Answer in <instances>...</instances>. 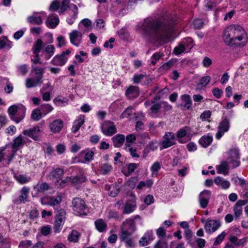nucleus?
Segmentation results:
<instances>
[{
  "instance_id": "obj_1",
  "label": "nucleus",
  "mask_w": 248,
  "mask_h": 248,
  "mask_svg": "<svg viewBox=\"0 0 248 248\" xmlns=\"http://www.w3.org/2000/svg\"><path fill=\"white\" fill-rule=\"evenodd\" d=\"M158 19L145 20L142 25L144 33L159 40L169 39L171 35L173 27L170 23H167Z\"/></svg>"
},
{
  "instance_id": "obj_2",
  "label": "nucleus",
  "mask_w": 248,
  "mask_h": 248,
  "mask_svg": "<svg viewBox=\"0 0 248 248\" xmlns=\"http://www.w3.org/2000/svg\"><path fill=\"white\" fill-rule=\"evenodd\" d=\"M225 43L230 46L242 47L247 43L248 34L241 26L232 25L227 27L224 31Z\"/></svg>"
},
{
  "instance_id": "obj_3",
  "label": "nucleus",
  "mask_w": 248,
  "mask_h": 248,
  "mask_svg": "<svg viewBox=\"0 0 248 248\" xmlns=\"http://www.w3.org/2000/svg\"><path fill=\"white\" fill-rule=\"evenodd\" d=\"M75 214L77 216L86 215L87 206L85 201L81 198L76 197L72 200L71 205Z\"/></svg>"
},
{
  "instance_id": "obj_4",
  "label": "nucleus",
  "mask_w": 248,
  "mask_h": 248,
  "mask_svg": "<svg viewBox=\"0 0 248 248\" xmlns=\"http://www.w3.org/2000/svg\"><path fill=\"white\" fill-rule=\"evenodd\" d=\"M101 131L107 136H111L117 132L116 126L110 121H106L102 123L101 125Z\"/></svg>"
},
{
  "instance_id": "obj_5",
  "label": "nucleus",
  "mask_w": 248,
  "mask_h": 248,
  "mask_svg": "<svg viewBox=\"0 0 248 248\" xmlns=\"http://www.w3.org/2000/svg\"><path fill=\"white\" fill-rule=\"evenodd\" d=\"M175 144L176 140L174 133L171 132H165L163 136L160 149L162 150L169 148Z\"/></svg>"
},
{
  "instance_id": "obj_6",
  "label": "nucleus",
  "mask_w": 248,
  "mask_h": 248,
  "mask_svg": "<svg viewBox=\"0 0 248 248\" xmlns=\"http://www.w3.org/2000/svg\"><path fill=\"white\" fill-rule=\"evenodd\" d=\"M71 51L67 49L62 51L61 54L56 55L51 61L50 63L52 65L62 66L66 62L68 58L66 57L70 54Z\"/></svg>"
},
{
  "instance_id": "obj_7",
  "label": "nucleus",
  "mask_w": 248,
  "mask_h": 248,
  "mask_svg": "<svg viewBox=\"0 0 248 248\" xmlns=\"http://www.w3.org/2000/svg\"><path fill=\"white\" fill-rule=\"evenodd\" d=\"M229 128L230 120L227 117L223 118L218 126V131L216 135V138L219 140L229 130Z\"/></svg>"
},
{
  "instance_id": "obj_8",
  "label": "nucleus",
  "mask_w": 248,
  "mask_h": 248,
  "mask_svg": "<svg viewBox=\"0 0 248 248\" xmlns=\"http://www.w3.org/2000/svg\"><path fill=\"white\" fill-rule=\"evenodd\" d=\"M229 163L232 165L233 168L238 167L240 164V162L239 160L240 155L238 150L236 149H232L230 150L229 153Z\"/></svg>"
},
{
  "instance_id": "obj_9",
  "label": "nucleus",
  "mask_w": 248,
  "mask_h": 248,
  "mask_svg": "<svg viewBox=\"0 0 248 248\" xmlns=\"http://www.w3.org/2000/svg\"><path fill=\"white\" fill-rule=\"evenodd\" d=\"M221 226L219 221L209 219L205 223L204 229L207 233H211L216 232Z\"/></svg>"
},
{
  "instance_id": "obj_10",
  "label": "nucleus",
  "mask_w": 248,
  "mask_h": 248,
  "mask_svg": "<svg viewBox=\"0 0 248 248\" xmlns=\"http://www.w3.org/2000/svg\"><path fill=\"white\" fill-rule=\"evenodd\" d=\"M82 33L78 31L74 30L69 33L70 43L74 46H78L81 43Z\"/></svg>"
},
{
  "instance_id": "obj_11",
  "label": "nucleus",
  "mask_w": 248,
  "mask_h": 248,
  "mask_svg": "<svg viewBox=\"0 0 248 248\" xmlns=\"http://www.w3.org/2000/svg\"><path fill=\"white\" fill-rule=\"evenodd\" d=\"M211 192L209 190H204L199 194V201L200 206L205 208L207 206L210 198Z\"/></svg>"
},
{
  "instance_id": "obj_12",
  "label": "nucleus",
  "mask_w": 248,
  "mask_h": 248,
  "mask_svg": "<svg viewBox=\"0 0 248 248\" xmlns=\"http://www.w3.org/2000/svg\"><path fill=\"white\" fill-rule=\"evenodd\" d=\"M20 195L18 199H15L14 202L16 204L20 203H25L28 201V198L30 193V188L27 186H24L20 191Z\"/></svg>"
},
{
  "instance_id": "obj_13",
  "label": "nucleus",
  "mask_w": 248,
  "mask_h": 248,
  "mask_svg": "<svg viewBox=\"0 0 248 248\" xmlns=\"http://www.w3.org/2000/svg\"><path fill=\"white\" fill-rule=\"evenodd\" d=\"M40 131L41 130L39 127L36 126L33 128L24 130L23 134L36 140H38L39 133Z\"/></svg>"
},
{
  "instance_id": "obj_14",
  "label": "nucleus",
  "mask_w": 248,
  "mask_h": 248,
  "mask_svg": "<svg viewBox=\"0 0 248 248\" xmlns=\"http://www.w3.org/2000/svg\"><path fill=\"white\" fill-rule=\"evenodd\" d=\"M38 14H44L43 12L40 13L33 12L31 16H30L27 18V21L32 25H40L43 23V20L41 16H37Z\"/></svg>"
},
{
  "instance_id": "obj_15",
  "label": "nucleus",
  "mask_w": 248,
  "mask_h": 248,
  "mask_svg": "<svg viewBox=\"0 0 248 248\" xmlns=\"http://www.w3.org/2000/svg\"><path fill=\"white\" fill-rule=\"evenodd\" d=\"M63 126V122L60 119H57L50 124L49 127L51 132L54 133H59Z\"/></svg>"
},
{
  "instance_id": "obj_16",
  "label": "nucleus",
  "mask_w": 248,
  "mask_h": 248,
  "mask_svg": "<svg viewBox=\"0 0 248 248\" xmlns=\"http://www.w3.org/2000/svg\"><path fill=\"white\" fill-rule=\"evenodd\" d=\"M136 208V201L134 200H127L124 207V214H130L133 212Z\"/></svg>"
},
{
  "instance_id": "obj_17",
  "label": "nucleus",
  "mask_w": 248,
  "mask_h": 248,
  "mask_svg": "<svg viewBox=\"0 0 248 248\" xmlns=\"http://www.w3.org/2000/svg\"><path fill=\"white\" fill-rule=\"evenodd\" d=\"M126 96L130 99L137 97L139 95V89L137 86H131L126 91Z\"/></svg>"
},
{
  "instance_id": "obj_18",
  "label": "nucleus",
  "mask_w": 248,
  "mask_h": 248,
  "mask_svg": "<svg viewBox=\"0 0 248 248\" xmlns=\"http://www.w3.org/2000/svg\"><path fill=\"white\" fill-rule=\"evenodd\" d=\"M139 165L134 163L126 164V167L123 169L122 172L126 177L129 176L136 169L138 168Z\"/></svg>"
},
{
  "instance_id": "obj_19",
  "label": "nucleus",
  "mask_w": 248,
  "mask_h": 248,
  "mask_svg": "<svg viewBox=\"0 0 248 248\" xmlns=\"http://www.w3.org/2000/svg\"><path fill=\"white\" fill-rule=\"evenodd\" d=\"M84 122L85 116L83 115H80L73 123L72 128V133H76L77 132Z\"/></svg>"
},
{
  "instance_id": "obj_20",
  "label": "nucleus",
  "mask_w": 248,
  "mask_h": 248,
  "mask_svg": "<svg viewBox=\"0 0 248 248\" xmlns=\"http://www.w3.org/2000/svg\"><path fill=\"white\" fill-rule=\"evenodd\" d=\"M113 144L115 147H120L123 145L125 140V136L123 134H118L111 138Z\"/></svg>"
},
{
  "instance_id": "obj_21",
  "label": "nucleus",
  "mask_w": 248,
  "mask_h": 248,
  "mask_svg": "<svg viewBox=\"0 0 248 248\" xmlns=\"http://www.w3.org/2000/svg\"><path fill=\"white\" fill-rule=\"evenodd\" d=\"M214 182L217 186H220L224 189H228L231 185L229 181L225 180L220 176L216 177L214 180Z\"/></svg>"
},
{
  "instance_id": "obj_22",
  "label": "nucleus",
  "mask_w": 248,
  "mask_h": 248,
  "mask_svg": "<svg viewBox=\"0 0 248 248\" xmlns=\"http://www.w3.org/2000/svg\"><path fill=\"white\" fill-rule=\"evenodd\" d=\"M43 82V80H40L35 77V78H28L26 80V86L28 88L40 86Z\"/></svg>"
},
{
  "instance_id": "obj_23",
  "label": "nucleus",
  "mask_w": 248,
  "mask_h": 248,
  "mask_svg": "<svg viewBox=\"0 0 248 248\" xmlns=\"http://www.w3.org/2000/svg\"><path fill=\"white\" fill-rule=\"evenodd\" d=\"M94 225L95 228L100 232H104L107 230V224L106 221L102 218H99L96 220L94 222Z\"/></svg>"
},
{
  "instance_id": "obj_24",
  "label": "nucleus",
  "mask_w": 248,
  "mask_h": 248,
  "mask_svg": "<svg viewBox=\"0 0 248 248\" xmlns=\"http://www.w3.org/2000/svg\"><path fill=\"white\" fill-rule=\"evenodd\" d=\"M121 228H125L126 230L134 232L136 230V224L133 219H126L123 224Z\"/></svg>"
},
{
  "instance_id": "obj_25",
  "label": "nucleus",
  "mask_w": 248,
  "mask_h": 248,
  "mask_svg": "<svg viewBox=\"0 0 248 248\" xmlns=\"http://www.w3.org/2000/svg\"><path fill=\"white\" fill-rule=\"evenodd\" d=\"M24 143L23 141V137L21 135H19L18 137L16 138L12 144V152L16 153L18 150L19 148L22 146Z\"/></svg>"
},
{
  "instance_id": "obj_26",
  "label": "nucleus",
  "mask_w": 248,
  "mask_h": 248,
  "mask_svg": "<svg viewBox=\"0 0 248 248\" xmlns=\"http://www.w3.org/2000/svg\"><path fill=\"white\" fill-rule=\"evenodd\" d=\"M25 112L26 108L24 106H21L19 107L18 110L13 121H14L16 123H19L24 119L25 115Z\"/></svg>"
},
{
  "instance_id": "obj_27",
  "label": "nucleus",
  "mask_w": 248,
  "mask_h": 248,
  "mask_svg": "<svg viewBox=\"0 0 248 248\" xmlns=\"http://www.w3.org/2000/svg\"><path fill=\"white\" fill-rule=\"evenodd\" d=\"M59 23V19L57 16L51 17L49 16L46 21V24L47 27L55 28Z\"/></svg>"
},
{
  "instance_id": "obj_28",
  "label": "nucleus",
  "mask_w": 248,
  "mask_h": 248,
  "mask_svg": "<svg viewBox=\"0 0 248 248\" xmlns=\"http://www.w3.org/2000/svg\"><path fill=\"white\" fill-rule=\"evenodd\" d=\"M228 161H224L217 167V172L218 173H222L226 175L228 173L229 169L228 166Z\"/></svg>"
},
{
  "instance_id": "obj_29",
  "label": "nucleus",
  "mask_w": 248,
  "mask_h": 248,
  "mask_svg": "<svg viewBox=\"0 0 248 248\" xmlns=\"http://www.w3.org/2000/svg\"><path fill=\"white\" fill-rule=\"evenodd\" d=\"M64 173V170L60 168H54L49 174V177L51 179L58 178L62 175Z\"/></svg>"
},
{
  "instance_id": "obj_30",
  "label": "nucleus",
  "mask_w": 248,
  "mask_h": 248,
  "mask_svg": "<svg viewBox=\"0 0 248 248\" xmlns=\"http://www.w3.org/2000/svg\"><path fill=\"white\" fill-rule=\"evenodd\" d=\"M45 44L41 39H38L32 48L33 52L39 53L45 47Z\"/></svg>"
},
{
  "instance_id": "obj_31",
  "label": "nucleus",
  "mask_w": 248,
  "mask_h": 248,
  "mask_svg": "<svg viewBox=\"0 0 248 248\" xmlns=\"http://www.w3.org/2000/svg\"><path fill=\"white\" fill-rule=\"evenodd\" d=\"M55 48L54 45H47L45 49V58L46 60H49L54 54Z\"/></svg>"
},
{
  "instance_id": "obj_32",
  "label": "nucleus",
  "mask_w": 248,
  "mask_h": 248,
  "mask_svg": "<svg viewBox=\"0 0 248 248\" xmlns=\"http://www.w3.org/2000/svg\"><path fill=\"white\" fill-rule=\"evenodd\" d=\"M213 137L210 136H202L199 140V143L204 148L208 147L212 142Z\"/></svg>"
},
{
  "instance_id": "obj_33",
  "label": "nucleus",
  "mask_w": 248,
  "mask_h": 248,
  "mask_svg": "<svg viewBox=\"0 0 248 248\" xmlns=\"http://www.w3.org/2000/svg\"><path fill=\"white\" fill-rule=\"evenodd\" d=\"M45 68H42L40 66H32L31 72L34 73L36 75V78L40 80H42L43 78V75L44 73Z\"/></svg>"
},
{
  "instance_id": "obj_34",
  "label": "nucleus",
  "mask_w": 248,
  "mask_h": 248,
  "mask_svg": "<svg viewBox=\"0 0 248 248\" xmlns=\"http://www.w3.org/2000/svg\"><path fill=\"white\" fill-rule=\"evenodd\" d=\"M87 178L84 175L76 176L70 177V182L74 185H78L80 183L86 182Z\"/></svg>"
},
{
  "instance_id": "obj_35",
  "label": "nucleus",
  "mask_w": 248,
  "mask_h": 248,
  "mask_svg": "<svg viewBox=\"0 0 248 248\" xmlns=\"http://www.w3.org/2000/svg\"><path fill=\"white\" fill-rule=\"evenodd\" d=\"M70 9L73 11V15L72 18H68L67 21L70 25H72L75 19L76 18L78 13V8L77 5L74 4H71L70 6Z\"/></svg>"
},
{
  "instance_id": "obj_36",
  "label": "nucleus",
  "mask_w": 248,
  "mask_h": 248,
  "mask_svg": "<svg viewBox=\"0 0 248 248\" xmlns=\"http://www.w3.org/2000/svg\"><path fill=\"white\" fill-rule=\"evenodd\" d=\"M66 212L64 209H60L58 210L56 213L55 217V220L62 222L64 223L65 220Z\"/></svg>"
},
{
  "instance_id": "obj_37",
  "label": "nucleus",
  "mask_w": 248,
  "mask_h": 248,
  "mask_svg": "<svg viewBox=\"0 0 248 248\" xmlns=\"http://www.w3.org/2000/svg\"><path fill=\"white\" fill-rule=\"evenodd\" d=\"M34 189L38 192H44L49 188V185L46 183L38 184L34 186Z\"/></svg>"
},
{
  "instance_id": "obj_38",
  "label": "nucleus",
  "mask_w": 248,
  "mask_h": 248,
  "mask_svg": "<svg viewBox=\"0 0 248 248\" xmlns=\"http://www.w3.org/2000/svg\"><path fill=\"white\" fill-rule=\"evenodd\" d=\"M121 232L120 238L121 241H124L129 239V236L132 234L133 232L126 230L125 228H121Z\"/></svg>"
},
{
  "instance_id": "obj_39",
  "label": "nucleus",
  "mask_w": 248,
  "mask_h": 248,
  "mask_svg": "<svg viewBox=\"0 0 248 248\" xmlns=\"http://www.w3.org/2000/svg\"><path fill=\"white\" fill-rule=\"evenodd\" d=\"M53 109L52 106L48 104H44L40 106V111L42 114L46 115L48 113L52 111Z\"/></svg>"
},
{
  "instance_id": "obj_40",
  "label": "nucleus",
  "mask_w": 248,
  "mask_h": 248,
  "mask_svg": "<svg viewBox=\"0 0 248 248\" xmlns=\"http://www.w3.org/2000/svg\"><path fill=\"white\" fill-rule=\"evenodd\" d=\"M80 236V233L75 230H73L68 236V240L70 242H77Z\"/></svg>"
},
{
  "instance_id": "obj_41",
  "label": "nucleus",
  "mask_w": 248,
  "mask_h": 248,
  "mask_svg": "<svg viewBox=\"0 0 248 248\" xmlns=\"http://www.w3.org/2000/svg\"><path fill=\"white\" fill-rule=\"evenodd\" d=\"M176 62V60L171 59L168 62L164 63L160 67V69L161 71H166L169 70L172 67L173 65Z\"/></svg>"
},
{
  "instance_id": "obj_42",
  "label": "nucleus",
  "mask_w": 248,
  "mask_h": 248,
  "mask_svg": "<svg viewBox=\"0 0 248 248\" xmlns=\"http://www.w3.org/2000/svg\"><path fill=\"white\" fill-rule=\"evenodd\" d=\"M181 97L182 101L185 102V108L187 109H189L192 105V101L190 96L188 94H183Z\"/></svg>"
},
{
  "instance_id": "obj_43",
  "label": "nucleus",
  "mask_w": 248,
  "mask_h": 248,
  "mask_svg": "<svg viewBox=\"0 0 248 248\" xmlns=\"http://www.w3.org/2000/svg\"><path fill=\"white\" fill-rule=\"evenodd\" d=\"M153 184V181L152 179H148L145 181H140L137 187L138 189H141L143 187L147 186L150 187Z\"/></svg>"
},
{
  "instance_id": "obj_44",
  "label": "nucleus",
  "mask_w": 248,
  "mask_h": 248,
  "mask_svg": "<svg viewBox=\"0 0 248 248\" xmlns=\"http://www.w3.org/2000/svg\"><path fill=\"white\" fill-rule=\"evenodd\" d=\"M161 108V105L159 104H155L153 105L150 108V115L152 117H155L157 113L159 112Z\"/></svg>"
},
{
  "instance_id": "obj_45",
  "label": "nucleus",
  "mask_w": 248,
  "mask_h": 248,
  "mask_svg": "<svg viewBox=\"0 0 248 248\" xmlns=\"http://www.w3.org/2000/svg\"><path fill=\"white\" fill-rule=\"evenodd\" d=\"M42 116V113L41 112L40 110L38 108L34 109L32 111L31 114V118L32 119H33L35 121H38L41 118Z\"/></svg>"
},
{
  "instance_id": "obj_46",
  "label": "nucleus",
  "mask_w": 248,
  "mask_h": 248,
  "mask_svg": "<svg viewBox=\"0 0 248 248\" xmlns=\"http://www.w3.org/2000/svg\"><path fill=\"white\" fill-rule=\"evenodd\" d=\"M161 165L158 162H155L151 167V170L152 172V176H156L158 170L160 169Z\"/></svg>"
},
{
  "instance_id": "obj_47",
  "label": "nucleus",
  "mask_w": 248,
  "mask_h": 248,
  "mask_svg": "<svg viewBox=\"0 0 248 248\" xmlns=\"http://www.w3.org/2000/svg\"><path fill=\"white\" fill-rule=\"evenodd\" d=\"M18 109L19 107H17L16 105H13L9 107L8 108V112L11 120H13L16 113L17 112V111L18 110Z\"/></svg>"
},
{
  "instance_id": "obj_48",
  "label": "nucleus",
  "mask_w": 248,
  "mask_h": 248,
  "mask_svg": "<svg viewBox=\"0 0 248 248\" xmlns=\"http://www.w3.org/2000/svg\"><path fill=\"white\" fill-rule=\"evenodd\" d=\"M28 65L26 64H21L17 66V73L21 75H25L28 72Z\"/></svg>"
},
{
  "instance_id": "obj_49",
  "label": "nucleus",
  "mask_w": 248,
  "mask_h": 248,
  "mask_svg": "<svg viewBox=\"0 0 248 248\" xmlns=\"http://www.w3.org/2000/svg\"><path fill=\"white\" fill-rule=\"evenodd\" d=\"M186 49L185 45L182 42L174 48L173 52L176 55H178L184 52Z\"/></svg>"
},
{
  "instance_id": "obj_50",
  "label": "nucleus",
  "mask_w": 248,
  "mask_h": 248,
  "mask_svg": "<svg viewBox=\"0 0 248 248\" xmlns=\"http://www.w3.org/2000/svg\"><path fill=\"white\" fill-rule=\"evenodd\" d=\"M50 205L55 206L60 204L62 202V197L61 196H57L56 197L50 196Z\"/></svg>"
},
{
  "instance_id": "obj_51",
  "label": "nucleus",
  "mask_w": 248,
  "mask_h": 248,
  "mask_svg": "<svg viewBox=\"0 0 248 248\" xmlns=\"http://www.w3.org/2000/svg\"><path fill=\"white\" fill-rule=\"evenodd\" d=\"M16 179L17 181L21 184H24L29 182L30 181V178L23 175H18L15 176Z\"/></svg>"
},
{
  "instance_id": "obj_52",
  "label": "nucleus",
  "mask_w": 248,
  "mask_h": 248,
  "mask_svg": "<svg viewBox=\"0 0 248 248\" xmlns=\"http://www.w3.org/2000/svg\"><path fill=\"white\" fill-rule=\"evenodd\" d=\"M211 77L210 76H205L202 77L198 84V86H201L202 87H205L210 81Z\"/></svg>"
},
{
  "instance_id": "obj_53",
  "label": "nucleus",
  "mask_w": 248,
  "mask_h": 248,
  "mask_svg": "<svg viewBox=\"0 0 248 248\" xmlns=\"http://www.w3.org/2000/svg\"><path fill=\"white\" fill-rule=\"evenodd\" d=\"M233 212L235 219H238L242 214L243 208L240 206L236 205L235 204L233 207Z\"/></svg>"
},
{
  "instance_id": "obj_54",
  "label": "nucleus",
  "mask_w": 248,
  "mask_h": 248,
  "mask_svg": "<svg viewBox=\"0 0 248 248\" xmlns=\"http://www.w3.org/2000/svg\"><path fill=\"white\" fill-rule=\"evenodd\" d=\"M70 177H67L65 178L64 179L62 180H58L55 183V185L57 186L63 187L66 186V183L67 182H70Z\"/></svg>"
},
{
  "instance_id": "obj_55",
  "label": "nucleus",
  "mask_w": 248,
  "mask_h": 248,
  "mask_svg": "<svg viewBox=\"0 0 248 248\" xmlns=\"http://www.w3.org/2000/svg\"><path fill=\"white\" fill-rule=\"evenodd\" d=\"M136 140V137L134 134H129L127 135L125 138V146L127 147L130 146V144L134 142Z\"/></svg>"
},
{
  "instance_id": "obj_56",
  "label": "nucleus",
  "mask_w": 248,
  "mask_h": 248,
  "mask_svg": "<svg viewBox=\"0 0 248 248\" xmlns=\"http://www.w3.org/2000/svg\"><path fill=\"white\" fill-rule=\"evenodd\" d=\"M112 170V167L111 165L108 164H104L101 167V173L103 175H106L109 172Z\"/></svg>"
},
{
  "instance_id": "obj_57",
  "label": "nucleus",
  "mask_w": 248,
  "mask_h": 248,
  "mask_svg": "<svg viewBox=\"0 0 248 248\" xmlns=\"http://www.w3.org/2000/svg\"><path fill=\"white\" fill-rule=\"evenodd\" d=\"M70 0H62V3L61 6V9L62 10L60 13H62L63 12L66 11L68 8L70 9V5H69Z\"/></svg>"
},
{
  "instance_id": "obj_58",
  "label": "nucleus",
  "mask_w": 248,
  "mask_h": 248,
  "mask_svg": "<svg viewBox=\"0 0 248 248\" xmlns=\"http://www.w3.org/2000/svg\"><path fill=\"white\" fill-rule=\"evenodd\" d=\"M182 42L185 45L186 49H190L193 46L192 39L191 38H185L183 40Z\"/></svg>"
},
{
  "instance_id": "obj_59",
  "label": "nucleus",
  "mask_w": 248,
  "mask_h": 248,
  "mask_svg": "<svg viewBox=\"0 0 248 248\" xmlns=\"http://www.w3.org/2000/svg\"><path fill=\"white\" fill-rule=\"evenodd\" d=\"M63 223L62 222L55 220L54 225V231L55 233L60 232L62 228Z\"/></svg>"
},
{
  "instance_id": "obj_60",
  "label": "nucleus",
  "mask_w": 248,
  "mask_h": 248,
  "mask_svg": "<svg viewBox=\"0 0 248 248\" xmlns=\"http://www.w3.org/2000/svg\"><path fill=\"white\" fill-rule=\"evenodd\" d=\"M226 233L225 232H222L219 235H218L217 238L215 242H214V245L216 246L219 244L224 239Z\"/></svg>"
},
{
  "instance_id": "obj_61",
  "label": "nucleus",
  "mask_w": 248,
  "mask_h": 248,
  "mask_svg": "<svg viewBox=\"0 0 248 248\" xmlns=\"http://www.w3.org/2000/svg\"><path fill=\"white\" fill-rule=\"evenodd\" d=\"M168 245L166 241L160 240H159L154 246V248H168Z\"/></svg>"
},
{
  "instance_id": "obj_62",
  "label": "nucleus",
  "mask_w": 248,
  "mask_h": 248,
  "mask_svg": "<svg viewBox=\"0 0 248 248\" xmlns=\"http://www.w3.org/2000/svg\"><path fill=\"white\" fill-rule=\"evenodd\" d=\"M85 152L84 159L85 161L89 162L93 160L94 156V153L89 150H86Z\"/></svg>"
},
{
  "instance_id": "obj_63",
  "label": "nucleus",
  "mask_w": 248,
  "mask_h": 248,
  "mask_svg": "<svg viewBox=\"0 0 248 248\" xmlns=\"http://www.w3.org/2000/svg\"><path fill=\"white\" fill-rule=\"evenodd\" d=\"M162 54L160 52H156L151 57L152 61L151 63L153 65H155L156 62L159 60L161 57Z\"/></svg>"
},
{
  "instance_id": "obj_64",
  "label": "nucleus",
  "mask_w": 248,
  "mask_h": 248,
  "mask_svg": "<svg viewBox=\"0 0 248 248\" xmlns=\"http://www.w3.org/2000/svg\"><path fill=\"white\" fill-rule=\"evenodd\" d=\"M31 245L32 243L30 240L22 241L19 245V248H29Z\"/></svg>"
}]
</instances>
